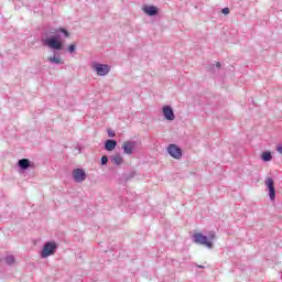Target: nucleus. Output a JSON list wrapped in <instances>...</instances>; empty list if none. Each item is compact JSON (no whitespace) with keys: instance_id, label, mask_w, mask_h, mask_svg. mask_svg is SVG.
<instances>
[{"instance_id":"18","label":"nucleus","mask_w":282,"mask_h":282,"mask_svg":"<svg viewBox=\"0 0 282 282\" xmlns=\"http://www.w3.org/2000/svg\"><path fill=\"white\" fill-rule=\"evenodd\" d=\"M107 162H109V158H107V155H104L101 158V164L105 165V164H107Z\"/></svg>"},{"instance_id":"10","label":"nucleus","mask_w":282,"mask_h":282,"mask_svg":"<svg viewBox=\"0 0 282 282\" xmlns=\"http://www.w3.org/2000/svg\"><path fill=\"white\" fill-rule=\"evenodd\" d=\"M143 12L148 14V17H155L158 14V8L153 6L143 7Z\"/></svg>"},{"instance_id":"23","label":"nucleus","mask_w":282,"mask_h":282,"mask_svg":"<svg viewBox=\"0 0 282 282\" xmlns=\"http://www.w3.org/2000/svg\"><path fill=\"white\" fill-rule=\"evenodd\" d=\"M209 239L213 241V239H215V234H212V235L209 236Z\"/></svg>"},{"instance_id":"22","label":"nucleus","mask_w":282,"mask_h":282,"mask_svg":"<svg viewBox=\"0 0 282 282\" xmlns=\"http://www.w3.org/2000/svg\"><path fill=\"white\" fill-rule=\"evenodd\" d=\"M276 151L282 155V144L276 148Z\"/></svg>"},{"instance_id":"3","label":"nucleus","mask_w":282,"mask_h":282,"mask_svg":"<svg viewBox=\"0 0 282 282\" xmlns=\"http://www.w3.org/2000/svg\"><path fill=\"white\" fill-rule=\"evenodd\" d=\"M267 188H269V197L271 202H274L276 198V188H274V180L272 177H267L264 182Z\"/></svg>"},{"instance_id":"21","label":"nucleus","mask_w":282,"mask_h":282,"mask_svg":"<svg viewBox=\"0 0 282 282\" xmlns=\"http://www.w3.org/2000/svg\"><path fill=\"white\" fill-rule=\"evenodd\" d=\"M221 12H223V14H230V9L224 8V9L221 10Z\"/></svg>"},{"instance_id":"12","label":"nucleus","mask_w":282,"mask_h":282,"mask_svg":"<svg viewBox=\"0 0 282 282\" xmlns=\"http://www.w3.org/2000/svg\"><path fill=\"white\" fill-rule=\"evenodd\" d=\"M111 162H113V164H116V166H120V164H122V162H124V159H122V155H120V154H115L111 158Z\"/></svg>"},{"instance_id":"1","label":"nucleus","mask_w":282,"mask_h":282,"mask_svg":"<svg viewBox=\"0 0 282 282\" xmlns=\"http://www.w3.org/2000/svg\"><path fill=\"white\" fill-rule=\"evenodd\" d=\"M56 248H57L56 242H46L41 252L42 259H47V257H52V254L56 252Z\"/></svg>"},{"instance_id":"9","label":"nucleus","mask_w":282,"mask_h":282,"mask_svg":"<svg viewBox=\"0 0 282 282\" xmlns=\"http://www.w3.org/2000/svg\"><path fill=\"white\" fill-rule=\"evenodd\" d=\"M163 116L165 120H175V113L173 112V109L170 106L163 107Z\"/></svg>"},{"instance_id":"11","label":"nucleus","mask_w":282,"mask_h":282,"mask_svg":"<svg viewBox=\"0 0 282 282\" xmlns=\"http://www.w3.org/2000/svg\"><path fill=\"white\" fill-rule=\"evenodd\" d=\"M116 147H118V141H116V140L108 139L105 142L106 151H113L116 149Z\"/></svg>"},{"instance_id":"19","label":"nucleus","mask_w":282,"mask_h":282,"mask_svg":"<svg viewBox=\"0 0 282 282\" xmlns=\"http://www.w3.org/2000/svg\"><path fill=\"white\" fill-rule=\"evenodd\" d=\"M75 50H76V45H75V44H70V45L68 46V52H70V54H72L73 52H75Z\"/></svg>"},{"instance_id":"4","label":"nucleus","mask_w":282,"mask_h":282,"mask_svg":"<svg viewBox=\"0 0 282 282\" xmlns=\"http://www.w3.org/2000/svg\"><path fill=\"white\" fill-rule=\"evenodd\" d=\"M93 68L95 69V72L97 73L98 76H107V74H109V72L111 69L109 67V65L98 64V63H94Z\"/></svg>"},{"instance_id":"2","label":"nucleus","mask_w":282,"mask_h":282,"mask_svg":"<svg viewBox=\"0 0 282 282\" xmlns=\"http://www.w3.org/2000/svg\"><path fill=\"white\" fill-rule=\"evenodd\" d=\"M194 243H199L200 246H206V248H213V241L208 240V237L200 232L194 234Z\"/></svg>"},{"instance_id":"25","label":"nucleus","mask_w":282,"mask_h":282,"mask_svg":"<svg viewBox=\"0 0 282 282\" xmlns=\"http://www.w3.org/2000/svg\"><path fill=\"white\" fill-rule=\"evenodd\" d=\"M197 268H200L202 270H204L205 267L204 265H197Z\"/></svg>"},{"instance_id":"20","label":"nucleus","mask_w":282,"mask_h":282,"mask_svg":"<svg viewBox=\"0 0 282 282\" xmlns=\"http://www.w3.org/2000/svg\"><path fill=\"white\" fill-rule=\"evenodd\" d=\"M108 135L109 138H116V132H113L112 130H108Z\"/></svg>"},{"instance_id":"13","label":"nucleus","mask_w":282,"mask_h":282,"mask_svg":"<svg viewBox=\"0 0 282 282\" xmlns=\"http://www.w3.org/2000/svg\"><path fill=\"white\" fill-rule=\"evenodd\" d=\"M18 166H20V169H22L23 171L30 169V160L21 159L18 163Z\"/></svg>"},{"instance_id":"17","label":"nucleus","mask_w":282,"mask_h":282,"mask_svg":"<svg viewBox=\"0 0 282 282\" xmlns=\"http://www.w3.org/2000/svg\"><path fill=\"white\" fill-rule=\"evenodd\" d=\"M59 32H62V34H64V36L69 37V32H67V30L61 28Z\"/></svg>"},{"instance_id":"24","label":"nucleus","mask_w":282,"mask_h":282,"mask_svg":"<svg viewBox=\"0 0 282 282\" xmlns=\"http://www.w3.org/2000/svg\"><path fill=\"white\" fill-rule=\"evenodd\" d=\"M216 67H221V63L217 62Z\"/></svg>"},{"instance_id":"6","label":"nucleus","mask_w":282,"mask_h":282,"mask_svg":"<svg viewBox=\"0 0 282 282\" xmlns=\"http://www.w3.org/2000/svg\"><path fill=\"white\" fill-rule=\"evenodd\" d=\"M44 45H47L52 50H63V43L56 37H50L43 41Z\"/></svg>"},{"instance_id":"16","label":"nucleus","mask_w":282,"mask_h":282,"mask_svg":"<svg viewBox=\"0 0 282 282\" xmlns=\"http://www.w3.org/2000/svg\"><path fill=\"white\" fill-rule=\"evenodd\" d=\"M48 61H50L51 63H56L57 65L62 63V62H61V58H58V57H56V56L50 57Z\"/></svg>"},{"instance_id":"15","label":"nucleus","mask_w":282,"mask_h":282,"mask_svg":"<svg viewBox=\"0 0 282 282\" xmlns=\"http://www.w3.org/2000/svg\"><path fill=\"white\" fill-rule=\"evenodd\" d=\"M4 263H7L8 265H12V263H14V257L13 256H7L3 259Z\"/></svg>"},{"instance_id":"5","label":"nucleus","mask_w":282,"mask_h":282,"mask_svg":"<svg viewBox=\"0 0 282 282\" xmlns=\"http://www.w3.org/2000/svg\"><path fill=\"white\" fill-rule=\"evenodd\" d=\"M167 153L171 158H174V160H182V149L175 144H170L167 147Z\"/></svg>"},{"instance_id":"7","label":"nucleus","mask_w":282,"mask_h":282,"mask_svg":"<svg viewBox=\"0 0 282 282\" xmlns=\"http://www.w3.org/2000/svg\"><path fill=\"white\" fill-rule=\"evenodd\" d=\"M73 180L78 183L85 182L87 180V173L83 169H75L73 171Z\"/></svg>"},{"instance_id":"14","label":"nucleus","mask_w":282,"mask_h":282,"mask_svg":"<svg viewBox=\"0 0 282 282\" xmlns=\"http://www.w3.org/2000/svg\"><path fill=\"white\" fill-rule=\"evenodd\" d=\"M262 160H263L264 162H270V160H272V153H270V152H263V153H262Z\"/></svg>"},{"instance_id":"8","label":"nucleus","mask_w":282,"mask_h":282,"mask_svg":"<svg viewBox=\"0 0 282 282\" xmlns=\"http://www.w3.org/2000/svg\"><path fill=\"white\" fill-rule=\"evenodd\" d=\"M122 149L126 155H131V153H133V149H135V142L124 141Z\"/></svg>"}]
</instances>
